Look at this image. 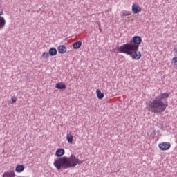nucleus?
<instances>
[{
  "instance_id": "obj_1",
  "label": "nucleus",
  "mask_w": 177,
  "mask_h": 177,
  "mask_svg": "<svg viewBox=\"0 0 177 177\" xmlns=\"http://www.w3.org/2000/svg\"><path fill=\"white\" fill-rule=\"evenodd\" d=\"M142 44L140 36H134L129 43L118 46L119 53H124L131 57L133 60H139L142 57V53L139 51V45Z\"/></svg>"
},
{
  "instance_id": "obj_2",
  "label": "nucleus",
  "mask_w": 177,
  "mask_h": 177,
  "mask_svg": "<svg viewBox=\"0 0 177 177\" xmlns=\"http://www.w3.org/2000/svg\"><path fill=\"white\" fill-rule=\"evenodd\" d=\"M169 97V93H160L154 97L151 101L147 102V109L154 114H160L164 113L168 107V102H162L167 100Z\"/></svg>"
},
{
  "instance_id": "obj_3",
  "label": "nucleus",
  "mask_w": 177,
  "mask_h": 177,
  "mask_svg": "<svg viewBox=\"0 0 177 177\" xmlns=\"http://www.w3.org/2000/svg\"><path fill=\"white\" fill-rule=\"evenodd\" d=\"M84 161L77 158L74 154H71L70 157L64 156L58 159H55L53 165L58 170L68 169V168H74L77 165H81Z\"/></svg>"
},
{
  "instance_id": "obj_4",
  "label": "nucleus",
  "mask_w": 177,
  "mask_h": 177,
  "mask_svg": "<svg viewBox=\"0 0 177 177\" xmlns=\"http://www.w3.org/2000/svg\"><path fill=\"white\" fill-rule=\"evenodd\" d=\"M158 147L160 150L162 151H165L167 150H169L171 149V143L170 142H162L158 145Z\"/></svg>"
},
{
  "instance_id": "obj_5",
  "label": "nucleus",
  "mask_w": 177,
  "mask_h": 177,
  "mask_svg": "<svg viewBox=\"0 0 177 177\" xmlns=\"http://www.w3.org/2000/svg\"><path fill=\"white\" fill-rule=\"evenodd\" d=\"M2 15H3V11H0V30H3V28H5V26H6V20L2 17Z\"/></svg>"
},
{
  "instance_id": "obj_6",
  "label": "nucleus",
  "mask_w": 177,
  "mask_h": 177,
  "mask_svg": "<svg viewBox=\"0 0 177 177\" xmlns=\"http://www.w3.org/2000/svg\"><path fill=\"white\" fill-rule=\"evenodd\" d=\"M139 12H142V8L139 6V5L134 3L132 6V12L134 15H136L137 13H139Z\"/></svg>"
},
{
  "instance_id": "obj_7",
  "label": "nucleus",
  "mask_w": 177,
  "mask_h": 177,
  "mask_svg": "<svg viewBox=\"0 0 177 177\" xmlns=\"http://www.w3.org/2000/svg\"><path fill=\"white\" fill-rule=\"evenodd\" d=\"M65 153H66V151H64V149L63 148H59L56 151L55 156L57 157H62V156H64Z\"/></svg>"
},
{
  "instance_id": "obj_8",
  "label": "nucleus",
  "mask_w": 177,
  "mask_h": 177,
  "mask_svg": "<svg viewBox=\"0 0 177 177\" xmlns=\"http://www.w3.org/2000/svg\"><path fill=\"white\" fill-rule=\"evenodd\" d=\"M59 53L64 54L67 52V48L64 45H60L57 47Z\"/></svg>"
},
{
  "instance_id": "obj_9",
  "label": "nucleus",
  "mask_w": 177,
  "mask_h": 177,
  "mask_svg": "<svg viewBox=\"0 0 177 177\" xmlns=\"http://www.w3.org/2000/svg\"><path fill=\"white\" fill-rule=\"evenodd\" d=\"M55 88L57 89H66V84H64V82H59V83H57L55 85Z\"/></svg>"
},
{
  "instance_id": "obj_10",
  "label": "nucleus",
  "mask_w": 177,
  "mask_h": 177,
  "mask_svg": "<svg viewBox=\"0 0 177 177\" xmlns=\"http://www.w3.org/2000/svg\"><path fill=\"white\" fill-rule=\"evenodd\" d=\"M48 54L51 56H56L57 55V50L52 47L49 49Z\"/></svg>"
},
{
  "instance_id": "obj_11",
  "label": "nucleus",
  "mask_w": 177,
  "mask_h": 177,
  "mask_svg": "<svg viewBox=\"0 0 177 177\" xmlns=\"http://www.w3.org/2000/svg\"><path fill=\"white\" fill-rule=\"evenodd\" d=\"M16 174L13 171H6L4 172L2 177H15Z\"/></svg>"
},
{
  "instance_id": "obj_12",
  "label": "nucleus",
  "mask_w": 177,
  "mask_h": 177,
  "mask_svg": "<svg viewBox=\"0 0 177 177\" xmlns=\"http://www.w3.org/2000/svg\"><path fill=\"white\" fill-rule=\"evenodd\" d=\"M82 46V42L81 41H76L73 44V49H80Z\"/></svg>"
},
{
  "instance_id": "obj_13",
  "label": "nucleus",
  "mask_w": 177,
  "mask_h": 177,
  "mask_svg": "<svg viewBox=\"0 0 177 177\" xmlns=\"http://www.w3.org/2000/svg\"><path fill=\"white\" fill-rule=\"evenodd\" d=\"M16 172H23L24 171V165H19L15 168Z\"/></svg>"
},
{
  "instance_id": "obj_14",
  "label": "nucleus",
  "mask_w": 177,
  "mask_h": 177,
  "mask_svg": "<svg viewBox=\"0 0 177 177\" xmlns=\"http://www.w3.org/2000/svg\"><path fill=\"white\" fill-rule=\"evenodd\" d=\"M74 136H73L71 135V133H68L66 135V140L68 141V143H70L71 145L73 144V139Z\"/></svg>"
},
{
  "instance_id": "obj_15",
  "label": "nucleus",
  "mask_w": 177,
  "mask_h": 177,
  "mask_svg": "<svg viewBox=\"0 0 177 177\" xmlns=\"http://www.w3.org/2000/svg\"><path fill=\"white\" fill-rule=\"evenodd\" d=\"M96 94H97V97H98V99H103L104 97V94H103L102 93V91H100V90L97 89L96 90Z\"/></svg>"
},
{
  "instance_id": "obj_16",
  "label": "nucleus",
  "mask_w": 177,
  "mask_h": 177,
  "mask_svg": "<svg viewBox=\"0 0 177 177\" xmlns=\"http://www.w3.org/2000/svg\"><path fill=\"white\" fill-rule=\"evenodd\" d=\"M16 102H17V97H12L11 99H10V101L11 104H13L14 103H16Z\"/></svg>"
},
{
  "instance_id": "obj_17",
  "label": "nucleus",
  "mask_w": 177,
  "mask_h": 177,
  "mask_svg": "<svg viewBox=\"0 0 177 177\" xmlns=\"http://www.w3.org/2000/svg\"><path fill=\"white\" fill-rule=\"evenodd\" d=\"M49 53H48V52H44L43 53H42V57H44L45 59H48V58H49Z\"/></svg>"
},
{
  "instance_id": "obj_18",
  "label": "nucleus",
  "mask_w": 177,
  "mask_h": 177,
  "mask_svg": "<svg viewBox=\"0 0 177 177\" xmlns=\"http://www.w3.org/2000/svg\"><path fill=\"white\" fill-rule=\"evenodd\" d=\"M131 12L129 11H122V16H130Z\"/></svg>"
},
{
  "instance_id": "obj_19",
  "label": "nucleus",
  "mask_w": 177,
  "mask_h": 177,
  "mask_svg": "<svg viewBox=\"0 0 177 177\" xmlns=\"http://www.w3.org/2000/svg\"><path fill=\"white\" fill-rule=\"evenodd\" d=\"M172 63H174V66H177V57L172 59Z\"/></svg>"
},
{
  "instance_id": "obj_20",
  "label": "nucleus",
  "mask_w": 177,
  "mask_h": 177,
  "mask_svg": "<svg viewBox=\"0 0 177 177\" xmlns=\"http://www.w3.org/2000/svg\"><path fill=\"white\" fill-rule=\"evenodd\" d=\"M99 30H100V32H102V28H100V25H99Z\"/></svg>"
}]
</instances>
